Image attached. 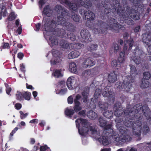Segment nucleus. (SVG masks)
<instances>
[{
	"label": "nucleus",
	"mask_w": 151,
	"mask_h": 151,
	"mask_svg": "<svg viewBox=\"0 0 151 151\" xmlns=\"http://www.w3.org/2000/svg\"><path fill=\"white\" fill-rule=\"evenodd\" d=\"M98 21L95 24V27L93 29V32L96 34H106L107 31L105 28H103L101 26L97 24Z\"/></svg>",
	"instance_id": "2eb2a0df"
},
{
	"label": "nucleus",
	"mask_w": 151,
	"mask_h": 151,
	"mask_svg": "<svg viewBox=\"0 0 151 151\" xmlns=\"http://www.w3.org/2000/svg\"><path fill=\"white\" fill-rule=\"evenodd\" d=\"M89 88L87 87L84 89L83 91L81 93L82 95L88 96L89 94Z\"/></svg>",
	"instance_id": "5fc2aeb1"
},
{
	"label": "nucleus",
	"mask_w": 151,
	"mask_h": 151,
	"mask_svg": "<svg viewBox=\"0 0 151 151\" xmlns=\"http://www.w3.org/2000/svg\"><path fill=\"white\" fill-rule=\"evenodd\" d=\"M80 55L79 52L74 51L70 52L68 55V57L69 59H73L78 57Z\"/></svg>",
	"instance_id": "bb28decb"
},
{
	"label": "nucleus",
	"mask_w": 151,
	"mask_h": 151,
	"mask_svg": "<svg viewBox=\"0 0 151 151\" xmlns=\"http://www.w3.org/2000/svg\"><path fill=\"white\" fill-rule=\"evenodd\" d=\"M55 21L54 19L51 21H54L55 22V24H58V25H60L63 26H65V24L66 23V19L64 17L61 16H58L57 18L55 19ZM51 21H50V22Z\"/></svg>",
	"instance_id": "6ab92c4d"
},
{
	"label": "nucleus",
	"mask_w": 151,
	"mask_h": 151,
	"mask_svg": "<svg viewBox=\"0 0 151 151\" xmlns=\"http://www.w3.org/2000/svg\"><path fill=\"white\" fill-rule=\"evenodd\" d=\"M72 79L71 78H68L67 81V85L68 88L70 90H72L73 88L72 86Z\"/></svg>",
	"instance_id": "a18cd8bd"
},
{
	"label": "nucleus",
	"mask_w": 151,
	"mask_h": 151,
	"mask_svg": "<svg viewBox=\"0 0 151 151\" xmlns=\"http://www.w3.org/2000/svg\"><path fill=\"white\" fill-rule=\"evenodd\" d=\"M54 76L56 78H59L62 76V75L60 73V70H56L53 73Z\"/></svg>",
	"instance_id": "bf43d9fd"
},
{
	"label": "nucleus",
	"mask_w": 151,
	"mask_h": 151,
	"mask_svg": "<svg viewBox=\"0 0 151 151\" xmlns=\"http://www.w3.org/2000/svg\"><path fill=\"white\" fill-rule=\"evenodd\" d=\"M102 95L105 97H109L110 99L113 101L114 100V93L110 86H107L104 88L103 90Z\"/></svg>",
	"instance_id": "f8f14e48"
},
{
	"label": "nucleus",
	"mask_w": 151,
	"mask_h": 151,
	"mask_svg": "<svg viewBox=\"0 0 151 151\" xmlns=\"http://www.w3.org/2000/svg\"><path fill=\"white\" fill-rule=\"evenodd\" d=\"M129 66L130 67L131 74L133 75V76L132 75H130V76H131L132 77H133L134 79V76L138 74V72L136 70L135 67L134 65H130Z\"/></svg>",
	"instance_id": "2f4dec72"
},
{
	"label": "nucleus",
	"mask_w": 151,
	"mask_h": 151,
	"mask_svg": "<svg viewBox=\"0 0 151 151\" xmlns=\"http://www.w3.org/2000/svg\"><path fill=\"white\" fill-rule=\"evenodd\" d=\"M111 12V9L109 8H105L101 12L103 14L106 15L109 14Z\"/></svg>",
	"instance_id": "052dcab7"
},
{
	"label": "nucleus",
	"mask_w": 151,
	"mask_h": 151,
	"mask_svg": "<svg viewBox=\"0 0 151 151\" xmlns=\"http://www.w3.org/2000/svg\"><path fill=\"white\" fill-rule=\"evenodd\" d=\"M79 13L83 15L84 19L87 20H93L95 17V14L89 10L85 11L81 9L80 10Z\"/></svg>",
	"instance_id": "9b49d317"
},
{
	"label": "nucleus",
	"mask_w": 151,
	"mask_h": 151,
	"mask_svg": "<svg viewBox=\"0 0 151 151\" xmlns=\"http://www.w3.org/2000/svg\"><path fill=\"white\" fill-rule=\"evenodd\" d=\"M104 115L105 117L108 119L111 118L113 116V113L111 111H107L104 112Z\"/></svg>",
	"instance_id": "a19ab883"
},
{
	"label": "nucleus",
	"mask_w": 151,
	"mask_h": 151,
	"mask_svg": "<svg viewBox=\"0 0 151 151\" xmlns=\"http://www.w3.org/2000/svg\"><path fill=\"white\" fill-rule=\"evenodd\" d=\"M149 86V82L148 81L144 79H142V83L140 87L142 88H145L148 87Z\"/></svg>",
	"instance_id": "58836bf2"
},
{
	"label": "nucleus",
	"mask_w": 151,
	"mask_h": 151,
	"mask_svg": "<svg viewBox=\"0 0 151 151\" xmlns=\"http://www.w3.org/2000/svg\"><path fill=\"white\" fill-rule=\"evenodd\" d=\"M97 47V45L92 44L89 46V48L88 49L90 51L95 50L96 49Z\"/></svg>",
	"instance_id": "69168bd1"
},
{
	"label": "nucleus",
	"mask_w": 151,
	"mask_h": 151,
	"mask_svg": "<svg viewBox=\"0 0 151 151\" xmlns=\"http://www.w3.org/2000/svg\"><path fill=\"white\" fill-rule=\"evenodd\" d=\"M116 126L117 129L121 133V134L126 133L125 128L121 126L120 125H119V124H116Z\"/></svg>",
	"instance_id": "de8ad7c7"
},
{
	"label": "nucleus",
	"mask_w": 151,
	"mask_h": 151,
	"mask_svg": "<svg viewBox=\"0 0 151 151\" xmlns=\"http://www.w3.org/2000/svg\"><path fill=\"white\" fill-rule=\"evenodd\" d=\"M101 87H99L96 89L94 96V98L95 100L98 98L101 95Z\"/></svg>",
	"instance_id": "c9c22d12"
},
{
	"label": "nucleus",
	"mask_w": 151,
	"mask_h": 151,
	"mask_svg": "<svg viewBox=\"0 0 151 151\" xmlns=\"http://www.w3.org/2000/svg\"><path fill=\"white\" fill-rule=\"evenodd\" d=\"M52 9L49 5H47L44 8L42 13L46 17H50L52 15Z\"/></svg>",
	"instance_id": "aec40b11"
},
{
	"label": "nucleus",
	"mask_w": 151,
	"mask_h": 151,
	"mask_svg": "<svg viewBox=\"0 0 151 151\" xmlns=\"http://www.w3.org/2000/svg\"><path fill=\"white\" fill-rule=\"evenodd\" d=\"M94 62L90 58L86 59L83 63V66L85 68H90L94 65Z\"/></svg>",
	"instance_id": "412c9836"
},
{
	"label": "nucleus",
	"mask_w": 151,
	"mask_h": 151,
	"mask_svg": "<svg viewBox=\"0 0 151 151\" xmlns=\"http://www.w3.org/2000/svg\"><path fill=\"white\" fill-rule=\"evenodd\" d=\"M49 40H50L52 46H53L58 44V42L55 35H53L50 36Z\"/></svg>",
	"instance_id": "72a5a7b5"
},
{
	"label": "nucleus",
	"mask_w": 151,
	"mask_h": 151,
	"mask_svg": "<svg viewBox=\"0 0 151 151\" xmlns=\"http://www.w3.org/2000/svg\"><path fill=\"white\" fill-rule=\"evenodd\" d=\"M4 85L6 87V93L9 95L11 96L10 92L12 91L11 88L9 86V85L6 83H5Z\"/></svg>",
	"instance_id": "09e8293b"
},
{
	"label": "nucleus",
	"mask_w": 151,
	"mask_h": 151,
	"mask_svg": "<svg viewBox=\"0 0 151 151\" xmlns=\"http://www.w3.org/2000/svg\"><path fill=\"white\" fill-rule=\"evenodd\" d=\"M133 43L134 42L133 40H131L128 41V43L129 46V48L128 49L129 50H130L131 49L133 45Z\"/></svg>",
	"instance_id": "774afa93"
},
{
	"label": "nucleus",
	"mask_w": 151,
	"mask_h": 151,
	"mask_svg": "<svg viewBox=\"0 0 151 151\" xmlns=\"http://www.w3.org/2000/svg\"><path fill=\"white\" fill-rule=\"evenodd\" d=\"M42 22L44 23V28L46 31L52 32V34L58 36L63 37L65 34V30L63 29H55L56 24L54 20L50 22L49 18L45 17L43 18Z\"/></svg>",
	"instance_id": "7ed1b4c3"
},
{
	"label": "nucleus",
	"mask_w": 151,
	"mask_h": 151,
	"mask_svg": "<svg viewBox=\"0 0 151 151\" xmlns=\"http://www.w3.org/2000/svg\"><path fill=\"white\" fill-rule=\"evenodd\" d=\"M50 63L51 64L56 65L58 63H60L61 60L59 58H57L51 60Z\"/></svg>",
	"instance_id": "8fccbe9b"
},
{
	"label": "nucleus",
	"mask_w": 151,
	"mask_h": 151,
	"mask_svg": "<svg viewBox=\"0 0 151 151\" xmlns=\"http://www.w3.org/2000/svg\"><path fill=\"white\" fill-rule=\"evenodd\" d=\"M76 127L78 128V132L80 135L86 136L88 132L92 137L96 139H99L100 133L97 130L95 125L90 126L89 127L88 123L87 120L82 118L77 119L76 121Z\"/></svg>",
	"instance_id": "f257e3e1"
},
{
	"label": "nucleus",
	"mask_w": 151,
	"mask_h": 151,
	"mask_svg": "<svg viewBox=\"0 0 151 151\" xmlns=\"http://www.w3.org/2000/svg\"><path fill=\"white\" fill-rule=\"evenodd\" d=\"M81 35L83 41L86 42H90L91 40V35L88 30L86 29L82 30Z\"/></svg>",
	"instance_id": "4468645a"
},
{
	"label": "nucleus",
	"mask_w": 151,
	"mask_h": 151,
	"mask_svg": "<svg viewBox=\"0 0 151 151\" xmlns=\"http://www.w3.org/2000/svg\"><path fill=\"white\" fill-rule=\"evenodd\" d=\"M144 145H145L146 147V149L149 151H151V142L143 144Z\"/></svg>",
	"instance_id": "0e129e2a"
},
{
	"label": "nucleus",
	"mask_w": 151,
	"mask_h": 151,
	"mask_svg": "<svg viewBox=\"0 0 151 151\" xmlns=\"http://www.w3.org/2000/svg\"><path fill=\"white\" fill-rule=\"evenodd\" d=\"M60 45L64 49H67L69 46L68 43L64 40H61L59 42Z\"/></svg>",
	"instance_id": "4c0bfd02"
},
{
	"label": "nucleus",
	"mask_w": 151,
	"mask_h": 151,
	"mask_svg": "<svg viewBox=\"0 0 151 151\" xmlns=\"http://www.w3.org/2000/svg\"><path fill=\"white\" fill-rule=\"evenodd\" d=\"M20 114V117L22 119H23L25 118L28 115V113L24 114L22 111H19Z\"/></svg>",
	"instance_id": "e2e57ef3"
},
{
	"label": "nucleus",
	"mask_w": 151,
	"mask_h": 151,
	"mask_svg": "<svg viewBox=\"0 0 151 151\" xmlns=\"http://www.w3.org/2000/svg\"><path fill=\"white\" fill-rule=\"evenodd\" d=\"M142 127V132L144 134H145L149 132V128L147 125L146 124L143 125Z\"/></svg>",
	"instance_id": "603ef678"
},
{
	"label": "nucleus",
	"mask_w": 151,
	"mask_h": 151,
	"mask_svg": "<svg viewBox=\"0 0 151 151\" xmlns=\"http://www.w3.org/2000/svg\"><path fill=\"white\" fill-rule=\"evenodd\" d=\"M142 108V111L143 115L147 120L151 119V111L148 107L147 105L145 104L142 106L141 104L135 105L131 109L128 107L125 110L124 114L125 115H129V116L133 117L135 114L138 113Z\"/></svg>",
	"instance_id": "f03ea898"
},
{
	"label": "nucleus",
	"mask_w": 151,
	"mask_h": 151,
	"mask_svg": "<svg viewBox=\"0 0 151 151\" xmlns=\"http://www.w3.org/2000/svg\"><path fill=\"white\" fill-rule=\"evenodd\" d=\"M108 104L106 102H102L101 101L99 102V108L102 110H105L107 109L108 108Z\"/></svg>",
	"instance_id": "473e14b6"
},
{
	"label": "nucleus",
	"mask_w": 151,
	"mask_h": 151,
	"mask_svg": "<svg viewBox=\"0 0 151 151\" xmlns=\"http://www.w3.org/2000/svg\"><path fill=\"white\" fill-rule=\"evenodd\" d=\"M141 58L142 57L140 56L134 55L132 60L136 64L138 65L140 63Z\"/></svg>",
	"instance_id": "79ce46f5"
},
{
	"label": "nucleus",
	"mask_w": 151,
	"mask_h": 151,
	"mask_svg": "<svg viewBox=\"0 0 151 151\" xmlns=\"http://www.w3.org/2000/svg\"><path fill=\"white\" fill-rule=\"evenodd\" d=\"M112 133V134L111 135L114 143L117 145H122L121 135L119 136L117 133L114 132L113 131Z\"/></svg>",
	"instance_id": "f3484780"
},
{
	"label": "nucleus",
	"mask_w": 151,
	"mask_h": 151,
	"mask_svg": "<svg viewBox=\"0 0 151 151\" xmlns=\"http://www.w3.org/2000/svg\"><path fill=\"white\" fill-rule=\"evenodd\" d=\"M133 120L129 118H126L124 122V124L126 127H132V125L134 123Z\"/></svg>",
	"instance_id": "393cba45"
},
{
	"label": "nucleus",
	"mask_w": 151,
	"mask_h": 151,
	"mask_svg": "<svg viewBox=\"0 0 151 151\" xmlns=\"http://www.w3.org/2000/svg\"><path fill=\"white\" fill-rule=\"evenodd\" d=\"M77 3L87 9H89L92 5L91 2L88 0H78Z\"/></svg>",
	"instance_id": "a211bd4d"
},
{
	"label": "nucleus",
	"mask_w": 151,
	"mask_h": 151,
	"mask_svg": "<svg viewBox=\"0 0 151 151\" xmlns=\"http://www.w3.org/2000/svg\"><path fill=\"white\" fill-rule=\"evenodd\" d=\"M68 38L70 39L71 41H74L76 40V36L75 35L72 33H70L67 34Z\"/></svg>",
	"instance_id": "864d4df0"
},
{
	"label": "nucleus",
	"mask_w": 151,
	"mask_h": 151,
	"mask_svg": "<svg viewBox=\"0 0 151 151\" xmlns=\"http://www.w3.org/2000/svg\"><path fill=\"white\" fill-rule=\"evenodd\" d=\"M64 3L67 6L74 11H76L78 9V6L76 4L71 3L68 0H65Z\"/></svg>",
	"instance_id": "4be33fe9"
},
{
	"label": "nucleus",
	"mask_w": 151,
	"mask_h": 151,
	"mask_svg": "<svg viewBox=\"0 0 151 151\" xmlns=\"http://www.w3.org/2000/svg\"><path fill=\"white\" fill-rule=\"evenodd\" d=\"M121 136L122 143L130 141L132 139L131 137L127 133L121 134Z\"/></svg>",
	"instance_id": "5701e85b"
},
{
	"label": "nucleus",
	"mask_w": 151,
	"mask_h": 151,
	"mask_svg": "<svg viewBox=\"0 0 151 151\" xmlns=\"http://www.w3.org/2000/svg\"><path fill=\"white\" fill-rule=\"evenodd\" d=\"M82 100L83 102L85 103H87L88 100V96H85V95H82Z\"/></svg>",
	"instance_id": "338daca9"
},
{
	"label": "nucleus",
	"mask_w": 151,
	"mask_h": 151,
	"mask_svg": "<svg viewBox=\"0 0 151 151\" xmlns=\"http://www.w3.org/2000/svg\"><path fill=\"white\" fill-rule=\"evenodd\" d=\"M99 125L101 127H103L105 126L104 128V130L105 127L106 126V121L104 120L103 118L101 117H100L99 119Z\"/></svg>",
	"instance_id": "37998d69"
},
{
	"label": "nucleus",
	"mask_w": 151,
	"mask_h": 151,
	"mask_svg": "<svg viewBox=\"0 0 151 151\" xmlns=\"http://www.w3.org/2000/svg\"><path fill=\"white\" fill-rule=\"evenodd\" d=\"M55 9L57 12L58 13L60 12H61L63 11V12H65L66 13L67 12V9L59 5H57L55 7Z\"/></svg>",
	"instance_id": "ea45409f"
},
{
	"label": "nucleus",
	"mask_w": 151,
	"mask_h": 151,
	"mask_svg": "<svg viewBox=\"0 0 151 151\" xmlns=\"http://www.w3.org/2000/svg\"><path fill=\"white\" fill-rule=\"evenodd\" d=\"M113 132L111 125L109 124L105 127L102 133L103 136H101L100 135L99 138L96 139H98L101 144H102L104 145H107L109 143L107 139L109 135Z\"/></svg>",
	"instance_id": "0eeeda50"
},
{
	"label": "nucleus",
	"mask_w": 151,
	"mask_h": 151,
	"mask_svg": "<svg viewBox=\"0 0 151 151\" xmlns=\"http://www.w3.org/2000/svg\"><path fill=\"white\" fill-rule=\"evenodd\" d=\"M74 113V111L73 109H67L65 111V114L69 117H71V115H73Z\"/></svg>",
	"instance_id": "49530a36"
},
{
	"label": "nucleus",
	"mask_w": 151,
	"mask_h": 151,
	"mask_svg": "<svg viewBox=\"0 0 151 151\" xmlns=\"http://www.w3.org/2000/svg\"><path fill=\"white\" fill-rule=\"evenodd\" d=\"M116 3L114 5V7L117 14L120 16L123 17L125 20H127L129 18V15L125 12L124 6Z\"/></svg>",
	"instance_id": "6e6552de"
},
{
	"label": "nucleus",
	"mask_w": 151,
	"mask_h": 151,
	"mask_svg": "<svg viewBox=\"0 0 151 151\" xmlns=\"http://www.w3.org/2000/svg\"><path fill=\"white\" fill-rule=\"evenodd\" d=\"M97 24L103 28H105L106 30L109 29L114 30L115 32L118 31V28L123 29L122 28H124L122 26L120 25L114 18L109 19L107 21V23L102 20H98Z\"/></svg>",
	"instance_id": "20e7f679"
},
{
	"label": "nucleus",
	"mask_w": 151,
	"mask_h": 151,
	"mask_svg": "<svg viewBox=\"0 0 151 151\" xmlns=\"http://www.w3.org/2000/svg\"><path fill=\"white\" fill-rule=\"evenodd\" d=\"M126 10L128 14V15L130 16V17L134 20H138L139 19V13L137 11L134 10L129 6H127L126 7ZM131 19L130 23L129 24H132L133 21L130 19V17L128 19Z\"/></svg>",
	"instance_id": "9d476101"
},
{
	"label": "nucleus",
	"mask_w": 151,
	"mask_h": 151,
	"mask_svg": "<svg viewBox=\"0 0 151 151\" xmlns=\"http://www.w3.org/2000/svg\"><path fill=\"white\" fill-rule=\"evenodd\" d=\"M99 84V82L95 80H94L90 85V86L92 88H94Z\"/></svg>",
	"instance_id": "680f3d73"
},
{
	"label": "nucleus",
	"mask_w": 151,
	"mask_h": 151,
	"mask_svg": "<svg viewBox=\"0 0 151 151\" xmlns=\"http://www.w3.org/2000/svg\"><path fill=\"white\" fill-rule=\"evenodd\" d=\"M116 75L114 73H111L108 76V81L110 83H114L116 80Z\"/></svg>",
	"instance_id": "c756f323"
},
{
	"label": "nucleus",
	"mask_w": 151,
	"mask_h": 151,
	"mask_svg": "<svg viewBox=\"0 0 151 151\" xmlns=\"http://www.w3.org/2000/svg\"><path fill=\"white\" fill-rule=\"evenodd\" d=\"M16 99L21 101L25 99L28 100V93L24 91L22 92L17 91L16 94Z\"/></svg>",
	"instance_id": "ddd939ff"
},
{
	"label": "nucleus",
	"mask_w": 151,
	"mask_h": 151,
	"mask_svg": "<svg viewBox=\"0 0 151 151\" xmlns=\"http://www.w3.org/2000/svg\"><path fill=\"white\" fill-rule=\"evenodd\" d=\"M143 76L142 79L147 80L149 79L151 77L150 74L149 72H145L143 73Z\"/></svg>",
	"instance_id": "13d9d810"
},
{
	"label": "nucleus",
	"mask_w": 151,
	"mask_h": 151,
	"mask_svg": "<svg viewBox=\"0 0 151 151\" xmlns=\"http://www.w3.org/2000/svg\"><path fill=\"white\" fill-rule=\"evenodd\" d=\"M113 132L111 125L109 124L105 127L102 133L103 136H101L100 135L99 138L96 139H98L101 144H102L104 145H107L109 143L107 139L109 135Z\"/></svg>",
	"instance_id": "423d86ee"
},
{
	"label": "nucleus",
	"mask_w": 151,
	"mask_h": 151,
	"mask_svg": "<svg viewBox=\"0 0 151 151\" xmlns=\"http://www.w3.org/2000/svg\"><path fill=\"white\" fill-rule=\"evenodd\" d=\"M91 74L90 70H86L83 71L82 74V76L85 80H86Z\"/></svg>",
	"instance_id": "e433bc0d"
},
{
	"label": "nucleus",
	"mask_w": 151,
	"mask_h": 151,
	"mask_svg": "<svg viewBox=\"0 0 151 151\" xmlns=\"http://www.w3.org/2000/svg\"><path fill=\"white\" fill-rule=\"evenodd\" d=\"M71 18L75 22H78L79 20V18L78 16L74 12L72 13Z\"/></svg>",
	"instance_id": "3c124183"
},
{
	"label": "nucleus",
	"mask_w": 151,
	"mask_h": 151,
	"mask_svg": "<svg viewBox=\"0 0 151 151\" xmlns=\"http://www.w3.org/2000/svg\"><path fill=\"white\" fill-rule=\"evenodd\" d=\"M87 116L91 119H94L97 116V113L92 110H90L87 112Z\"/></svg>",
	"instance_id": "a878e982"
},
{
	"label": "nucleus",
	"mask_w": 151,
	"mask_h": 151,
	"mask_svg": "<svg viewBox=\"0 0 151 151\" xmlns=\"http://www.w3.org/2000/svg\"><path fill=\"white\" fill-rule=\"evenodd\" d=\"M123 108L121 106V103L119 102H116L114 104L113 108L114 111L119 109V108Z\"/></svg>",
	"instance_id": "6e6d98bb"
},
{
	"label": "nucleus",
	"mask_w": 151,
	"mask_h": 151,
	"mask_svg": "<svg viewBox=\"0 0 151 151\" xmlns=\"http://www.w3.org/2000/svg\"><path fill=\"white\" fill-rule=\"evenodd\" d=\"M114 111V114L116 117H119L122 115L123 113L124 112L125 110L124 111V109L123 108H119V109H117L116 110H115ZM125 116V115L124 114Z\"/></svg>",
	"instance_id": "7c9ffc66"
},
{
	"label": "nucleus",
	"mask_w": 151,
	"mask_h": 151,
	"mask_svg": "<svg viewBox=\"0 0 151 151\" xmlns=\"http://www.w3.org/2000/svg\"><path fill=\"white\" fill-rule=\"evenodd\" d=\"M65 28L70 31H74L75 29V27L71 23L68 22L66 23L65 24Z\"/></svg>",
	"instance_id": "c85d7f7f"
},
{
	"label": "nucleus",
	"mask_w": 151,
	"mask_h": 151,
	"mask_svg": "<svg viewBox=\"0 0 151 151\" xmlns=\"http://www.w3.org/2000/svg\"><path fill=\"white\" fill-rule=\"evenodd\" d=\"M134 81V78L131 76H127L124 79L122 85L119 82H117L115 84L116 87L119 91L124 89L126 91H129L132 87V83Z\"/></svg>",
	"instance_id": "39448f33"
},
{
	"label": "nucleus",
	"mask_w": 151,
	"mask_h": 151,
	"mask_svg": "<svg viewBox=\"0 0 151 151\" xmlns=\"http://www.w3.org/2000/svg\"><path fill=\"white\" fill-rule=\"evenodd\" d=\"M82 97L81 95L78 94L76 96L75 98L74 99L75 105L73 108L76 112L82 109V108L80 106L81 103L78 101Z\"/></svg>",
	"instance_id": "dca6fc26"
},
{
	"label": "nucleus",
	"mask_w": 151,
	"mask_h": 151,
	"mask_svg": "<svg viewBox=\"0 0 151 151\" xmlns=\"http://www.w3.org/2000/svg\"><path fill=\"white\" fill-rule=\"evenodd\" d=\"M143 126L141 121L138 120L134 122L132 125L133 134L138 137L141 134V130Z\"/></svg>",
	"instance_id": "1a4fd4ad"
},
{
	"label": "nucleus",
	"mask_w": 151,
	"mask_h": 151,
	"mask_svg": "<svg viewBox=\"0 0 151 151\" xmlns=\"http://www.w3.org/2000/svg\"><path fill=\"white\" fill-rule=\"evenodd\" d=\"M145 25L146 29L151 30V22L150 21L147 20L145 23Z\"/></svg>",
	"instance_id": "4d7b16f0"
},
{
	"label": "nucleus",
	"mask_w": 151,
	"mask_h": 151,
	"mask_svg": "<svg viewBox=\"0 0 151 151\" xmlns=\"http://www.w3.org/2000/svg\"><path fill=\"white\" fill-rule=\"evenodd\" d=\"M142 36L143 42L146 44V46H148V47H150L151 42L149 40V39H148L147 35L144 33L142 35Z\"/></svg>",
	"instance_id": "cd10ccee"
},
{
	"label": "nucleus",
	"mask_w": 151,
	"mask_h": 151,
	"mask_svg": "<svg viewBox=\"0 0 151 151\" xmlns=\"http://www.w3.org/2000/svg\"><path fill=\"white\" fill-rule=\"evenodd\" d=\"M133 52L134 53V55L140 56L141 57H142V55L143 54V51L139 49V48L137 47H135Z\"/></svg>",
	"instance_id": "f704fd0d"
},
{
	"label": "nucleus",
	"mask_w": 151,
	"mask_h": 151,
	"mask_svg": "<svg viewBox=\"0 0 151 151\" xmlns=\"http://www.w3.org/2000/svg\"><path fill=\"white\" fill-rule=\"evenodd\" d=\"M17 17V15L15 14V13L13 12H11L8 16L7 19L9 21H12Z\"/></svg>",
	"instance_id": "c03bdc74"
},
{
	"label": "nucleus",
	"mask_w": 151,
	"mask_h": 151,
	"mask_svg": "<svg viewBox=\"0 0 151 151\" xmlns=\"http://www.w3.org/2000/svg\"><path fill=\"white\" fill-rule=\"evenodd\" d=\"M69 70L72 73H77V67L74 62H71L69 64Z\"/></svg>",
	"instance_id": "b1692460"
}]
</instances>
